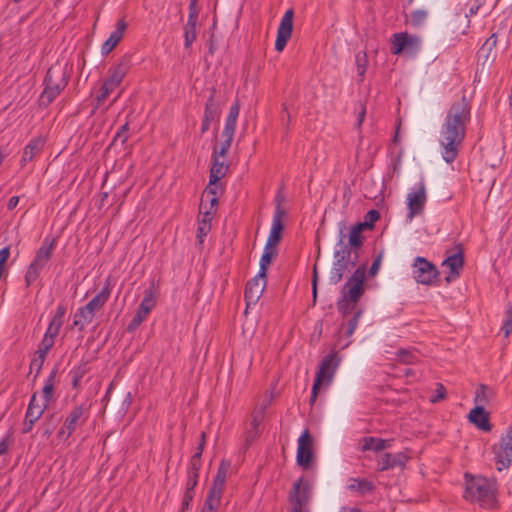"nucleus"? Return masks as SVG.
<instances>
[{
	"label": "nucleus",
	"instance_id": "1",
	"mask_svg": "<svg viewBox=\"0 0 512 512\" xmlns=\"http://www.w3.org/2000/svg\"><path fill=\"white\" fill-rule=\"evenodd\" d=\"M470 118L471 106L465 96L449 107L439 135L441 154L446 163H453L458 157Z\"/></svg>",
	"mask_w": 512,
	"mask_h": 512
},
{
	"label": "nucleus",
	"instance_id": "2",
	"mask_svg": "<svg viewBox=\"0 0 512 512\" xmlns=\"http://www.w3.org/2000/svg\"><path fill=\"white\" fill-rule=\"evenodd\" d=\"M366 272V265H359L341 289V297L336 305L338 312L344 319L360 309L358 307V301L365 292Z\"/></svg>",
	"mask_w": 512,
	"mask_h": 512
},
{
	"label": "nucleus",
	"instance_id": "3",
	"mask_svg": "<svg viewBox=\"0 0 512 512\" xmlns=\"http://www.w3.org/2000/svg\"><path fill=\"white\" fill-rule=\"evenodd\" d=\"M70 80L67 65H52L43 79L44 89L39 97V105L48 107L66 88Z\"/></svg>",
	"mask_w": 512,
	"mask_h": 512
},
{
	"label": "nucleus",
	"instance_id": "4",
	"mask_svg": "<svg viewBox=\"0 0 512 512\" xmlns=\"http://www.w3.org/2000/svg\"><path fill=\"white\" fill-rule=\"evenodd\" d=\"M345 229L346 226L344 224L339 227V239L337 246H340V248L334 252L335 261L329 272V283L332 285L338 284L342 280L344 274L356 266L359 257L357 254H352L350 251L351 248H348V246L344 244V239L346 237V234L344 233Z\"/></svg>",
	"mask_w": 512,
	"mask_h": 512
},
{
	"label": "nucleus",
	"instance_id": "5",
	"mask_svg": "<svg viewBox=\"0 0 512 512\" xmlns=\"http://www.w3.org/2000/svg\"><path fill=\"white\" fill-rule=\"evenodd\" d=\"M464 498L478 502L483 507H493L495 493L491 483L484 477H472L466 481Z\"/></svg>",
	"mask_w": 512,
	"mask_h": 512
},
{
	"label": "nucleus",
	"instance_id": "6",
	"mask_svg": "<svg viewBox=\"0 0 512 512\" xmlns=\"http://www.w3.org/2000/svg\"><path fill=\"white\" fill-rule=\"evenodd\" d=\"M56 246V238H45L42 245L37 249L33 261L29 264L26 274L25 283L29 287L39 277L41 271L50 261Z\"/></svg>",
	"mask_w": 512,
	"mask_h": 512
},
{
	"label": "nucleus",
	"instance_id": "7",
	"mask_svg": "<svg viewBox=\"0 0 512 512\" xmlns=\"http://www.w3.org/2000/svg\"><path fill=\"white\" fill-rule=\"evenodd\" d=\"M421 38L406 32L395 33L393 35L391 53L393 55L405 54L415 57L421 50Z\"/></svg>",
	"mask_w": 512,
	"mask_h": 512
},
{
	"label": "nucleus",
	"instance_id": "8",
	"mask_svg": "<svg viewBox=\"0 0 512 512\" xmlns=\"http://www.w3.org/2000/svg\"><path fill=\"white\" fill-rule=\"evenodd\" d=\"M496 469L503 471L512 465V424L509 426L506 435L492 446Z\"/></svg>",
	"mask_w": 512,
	"mask_h": 512
},
{
	"label": "nucleus",
	"instance_id": "9",
	"mask_svg": "<svg viewBox=\"0 0 512 512\" xmlns=\"http://www.w3.org/2000/svg\"><path fill=\"white\" fill-rule=\"evenodd\" d=\"M89 417L88 408L83 404L75 406L67 415L63 426L58 431V438L67 440L78 426L85 424Z\"/></svg>",
	"mask_w": 512,
	"mask_h": 512
},
{
	"label": "nucleus",
	"instance_id": "10",
	"mask_svg": "<svg viewBox=\"0 0 512 512\" xmlns=\"http://www.w3.org/2000/svg\"><path fill=\"white\" fill-rule=\"evenodd\" d=\"M437 267L425 257L418 256L413 263V277L417 283L431 286L439 277Z\"/></svg>",
	"mask_w": 512,
	"mask_h": 512
},
{
	"label": "nucleus",
	"instance_id": "11",
	"mask_svg": "<svg viewBox=\"0 0 512 512\" xmlns=\"http://www.w3.org/2000/svg\"><path fill=\"white\" fill-rule=\"evenodd\" d=\"M276 207L272 219V227L266 242V245L276 247L282 239V232L284 230L283 219L286 216V211L282 206L283 197L280 193L277 194Z\"/></svg>",
	"mask_w": 512,
	"mask_h": 512
},
{
	"label": "nucleus",
	"instance_id": "12",
	"mask_svg": "<svg viewBox=\"0 0 512 512\" xmlns=\"http://www.w3.org/2000/svg\"><path fill=\"white\" fill-rule=\"evenodd\" d=\"M339 364L340 358L338 357L337 352L331 351L328 353L322 358L314 381L322 384V386L330 385Z\"/></svg>",
	"mask_w": 512,
	"mask_h": 512
},
{
	"label": "nucleus",
	"instance_id": "13",
	"mask_svg": "<svg viewBox=\"0 0 512 512\" xmlns=\"http://www.w3.org/2000/svg\"><path fill=\"white\" fill-rule=\"evenodd\" d=\"M310 483L304 477H300L294 484L289 494V502L292 505L291 512H306L305 507L309 501Z\"/></svg>",
	"mask_w": 512,
	"mask_h": 512
},
{
	"label": "nucleus",
	"instance_id": "14",
	"mask_svg": "<svg viewBox=\"0 0 512 512\" xmlns=\"http://www.w3.org/2000/svg\"><path fill=\"white\" fill-rule=\"evenodd\" d=\"M313 438L308 429H305L298 439L297 464L304 469L310 467L313 461Z\"/></svg>",
	"mask_w": 512,
	"mask_h": 512
},
{
	"label": "nucleus",
	"instance_id": "15",
	"mask_svg": "<svg viewBox=\"0 0 512 512\" xmlns=\"http://www.w3.org/2000/svg\"><path fill=\"white\" fill-rule=\"evenodd\" d=\"M293 18H294V11L293 9H288L281 21L280 25L277 30V37L275 41V50L278 52H281L284 50V48L287 45V42L291 38L292 31H293Z\"/></svg>",
	"mask_w": 512,
	"mask_h": 512
},
{
	"label": "nucleus",
	"instance_id": "16",
	"mask_svg": "<svg viewBox=\"0 0 512 512\" xmlns=\"http://www.w3.org/2000/svg\"><path fill=\"white\" fill-rule=\"evenodd\" d=\"M442 266L449 268L450 273L445 278L447 283H450L457 279L460 275V271L464 266V251L461 244L456 245V251L447 255L443 260Z\"/></svg>",
	"mask_w": 512,
	"mask_h": 512
},
{
	"label": "nucleus",
	"instance_id": "17",
	"mask_svg": "<svg viewBox=\"0 0 512 512\" xmlns=\"http://www.w3.org/2000/svg\"><path fill=\"white\" fill-rule=\"evenodd\" d=\"M426 187L424 182H420L416 191L410 192L407 196L408 201V218L413 219L414 216L423 212L426 203Z\"/></svg>",
	"mask_w": 512,
	"mask_h": 512
},
{
	"label": "nucleus",
	"instance_id": "18",
	"mask_svg": "<svg viewBox=\"0 0 512 512\" xmlns=\"http://www.w3.org/2000/svg\"><path fill=\"white\" fill-rule=\"evenodd\" d=\"M266 283V276H260L259 273L247 282L244 293L247 305L258 302L265 290Z\"/></svg>",
	"mask_w": 512,
	"mask_h": 512
},
{
	"label": "nucleus",
	"instance_id": "19",
	"mask_svg": "<svg viewBox=\"0 0 512 512\" xmlns=\"http://www.w3.org/2000/svg\"><path fill=\"white\" fill-rule=\"evenodd\" d=\"M231 468V461L227 459H222L217 473L213 479L212 485L208 490L207 494L222 498V494L224 491L225 483L227 480L228 472Z\"/></svg>",
	"mask_w": 512,
	"mask_h": 512
},
{
	"label": "nucleus",
	"instance_id": "20",
	"mask_svg": "<svg viewBox=\"0 0 512 512\" xmlns=\"http://www.w3.org/2000/svg\"><path fill=\"white\" fill-rule=\"evenodd\" d=\"M130 67V59L128 57L121 58L117 64L108 69L109 76L106 81L117 88L127 75Z\"/></svg>",
	"mask_w": 512,
	"mask_h": 512
},
{
	"label": "nucleus",
	"instance_id": "21",
	"mask_svg": "<svg viewBox=\"0 0 512 512\" xmlns=\"http://www.w3.org/2000/svg\"><path fill=\"white\" fill-rule=\"evenodd\" d=\"M408 459L409 457L403 452H398L394 454L385 453L382 456L381 460L378 461L377 470L383 472L389 469H393L395 467L403 468L407 463Z\"/></svg>",
	"mask_w": 512,
	"mask_h": 512
},
{
	"label": "nucleus",
	"instance_id": "22",
	"mask_svg": "<svg viewBox=\"0 0 512 512\" xmlns=\"http://www.w3.org/2000/svg\"><path fill=\"white\" fill-rule=\"evenodd\" d=\"M127 28V23L124 19H120L116 23L115 30L110 34L109 38L103 43L101 52L103 55L109 54L120 42L124 32Z\"/></svg>",
	"mask_w": 512,
	"mask_h": 512
},
{
	"label": "nucleus",
	"instance_id": "23",
	"mask_svg": "<svg viewBox=\"0 0 512 512\" xmlns=\"http://www.w3.org/2000/svg\"><path fill=\"white\" fill-rule=\"evenodd\" d=\"M469 421L482 431H491L492 425L489 420V413L481 406H475L468 414Z\"/></svg>",
	"mask_w": 512,
	"mask_h": 512
},
{
	"label": "nucleus",
	"instance_id": "24",
	"mask_svg": "<svg viewBox=\"0 0 512 512\" xmlns=\"http://www.w3.org/2000/svg\"><path fill=\"white\" fill-rule=\"evenodd\" d=\"M110 294L111 281L110 278H107L102 290L95 297H93L85 306L95 315V312L102 308L108 301Z\"/></svg>",
	"mask_w": 512,
	"mask_h": 512
},
{
	"label": "nucleus",
	"instance_id": "25",
	"mask_svg": "<svg viewBox=\"0 0 512 512\" xmlns=\"http://www.w3.org/2000/svg\"><path fill=\"white\" fill-rule=\"evenodd\" d=\"M365 230L361 225L358 223L353 225L349 232V238H348V248H351V253L354 255L359 256V249L363 245L364 237L362 236V232Z\"/></svg>",
	"mask_w": 512,
	"mask_h": 512
},
{
	"label": "nucleus",
	"instance_id": "26",
	"mask_svg": "<svg viewBox=\"0 0 512 512\" xmlns=\"http://www.w3.org/2000/svg\"><path fill=\"white\" fill-rule=\"evenodd\" d=\"M44 141L41 138L32 139L24 148L20 163L25 166L31 161L43 148Z\"/></svg>",
	"mask_w": 512,
	"mask_h": 512
},
{
	"label": "nucleus",
	"instance_id": "27",
	"mask_svg": "<svg viewBox=\"0 0 512 512\" xmlns=\"http://www.w3.org/2000/svg\"><path fill=\"white\" fill-rule=\"evenodd\" d=\"M47 403L40 404L37 400L36 393H34L30 399V402L27 407V411L25 417L37 422L43 415L44 411L47 409Z\"/></svg>",
	"mask_w": 512,
	"mask_h": 512
},
{
	"label": "nucleus",
	"instance_id": "28",
	"mask_svg": "<svg viewBox=\"0 0 512 512\" xmlns=\"http://www.w3.org/2000/svg\"><path fill=\"white\" fill-rule=\"evenodd\" d=\"M235 130H231L229 128H224L222 131L223 141L220 146L215 145L213 147L212 154L225 157L228 153L229 148L231 147L233 138H234Z\"/></svg>",
	"mask_w": 512,
	"mask_h": 512
},
{
	"label": "nucleus",
	"instance_id": "29",
	"mask_svg": "<svg viewBox=\"0 0 512 512\" xmlns=\"http://www.w3.org/2000/svg\"><path fill=\"white\" fill-rule=\"evenodd\" d=\"M218 155L212 154V165L210 168L209 178H212V182H219L222 177L225 176L229 166L223 161H220Z\"/></svg>",
	"mask_w": 512,
	"mask_h": 512
},
{
	"label": "nucleus",
	"instance_id": "30",
	"mask_svg": "<svg viewBox=\"0 0 512 512\" xmlns=\"http://www.w3.org/2000/svg\"><path fill=\"white\" fill-rule=\"evenodd\" d=\"M93 318L94 314L86 306H82L74 314L73 326L78 327L82 331L85 325L89 324Z\"/></svg>",
	"mask_w": 512,
	"mask_h": 512
},
{
	"label": "nucleus",
	"instance_id": "31",
	"mask_svg": "<svg viewBox=\"0 0 512 512\" xmlns=\"http://www.w3.org/2000/svg\"><path fill=\"white\" fill-rule=\"evenodd\" d=\"M493 389L485 384H480L475 392L474 402L476 406L484 408L490 400L494 397Z\"/></svg>",
	"mask_w": 512,
	"mask_h": 512
},
{
	"label": "nucleus",
	"instance_id": "32",
	"mask_svg": "<svg viewBox=\"0 0 512 512\" xmlns=\"http://www.w3.org/2000/svg\"><path fill=\"white\" fill-rule=\"evenodd\" d=\"M218 208V197L211 196L209 198H201L199 206L200 214L204 217L213 218Z\"/></svg>",
	"mask_w": 512,
	"mask_h": 512
},
{
	"label": "nucleus",
	"instance_id": "33",
	"mask_svg": "<svg viewBox=\"0 0 512 512\" xmlns=\"http://www.w3.org/2000/svg\"><path fill=\"white\" fill-rule=\"evenodd\" d=\"M351 484L348 485V489L358 492L360 495L370 493L375 489V485L372 481L365 478H354Z\"/></svg>",
	"mask_w": 512,
	"mask_h": 512
},
{
	"label": "nucleus",
	"instance_id": "34",
	"mask_svg": "<svg viewBox=\"0 0 512 512\" xmlns=\"http://www.w3.org/2000/svg\"><path fill=\"white\" fill-rule=\"evenodd\" d=\"M277 252L278 251L276 247L265 245L264 252L260 259V276H266L268 266L270 265L272 260L277 256Z\"/></svg>",
	"mask_w": 512,
	"mask_h": 512
},
{
	"label": "nucleus",
	"instance_id": "35",
	"mask_svg": "<svg viewBox=\"0 0 512 512\" xmlns=\"http://www.w3.org/2000/svg\"><path fill=\"white\" fill-rule=\"evenodd\" d=\"M56 375H57V368H54L46 382H45V385L42 389V394H43V398H44V403H47V405L49 404L50 400L52 399L53 397V392H54V384H55V378H56Z\"/></svg>",
	"mask_w": 512,
	"mask_h": 512
},
{
	"label": "nucleus",
	"instance_id": "36",
	"mask_svg": "<svg viewBox=\"0 0 512 512\" xmlns=\"http://www.w3.org/2000/svg\"><path fill=\"white\" fill-rule=\"evenodd\" d=\"M213 218L204 217L198 221L197 235L196 238L198 240L199 245H203L205 237L211 230V221Z\"/></svg>",
	"mask_w": 512,
	"mask_h": 512
},
{
	"label": "nucleus",
	"instance_id": "37",
	"mask_svg": "<svg viewBox=\"0 0 512 512\" xmlns=\"http://www.w3.org/2000/svg\"><path fill=\"white\" fill-rule=\"evenodd\" d=\"M156 303L157 291L154 284L152 283L147 289H145L144 297L139 305L144 306L151 311L156 306Z\"/></svg>",
	"mask_w": 512,
	"mask_h": 512
},
{
	"label": "nucleus",
	"instance_id": "38",
	"mask_svg": "<svg viewBox=\"0 0 512 512\" xmlns=\"http://www.w3.org/2000/svg\"><path fill=\"white\" fill-rule=\"evenodd\" d=\"M193 16L188 17L187 23L184 26V38H185V48H189L192 43L195 41L197 33H196V23L197 21H193Z\"/></svg>",
	"mask_w": 512,
	"mask_h": 512
},
{
	"label": "nucleus",
	"instance_id": "39",
	"mask_svg": "<svg viewBox=\"0 0 512 512\" xmlns=\"http://www.w3.org/2000/svg\"><path fill=\"white\" fill-rule=\"evenodd\" d=\"M215 96H216V88L211 87L210 95L205 104L204 115L211 117L213 119H216V117L218 116V103H216V101H215Z\"/></svg>",
	"mask_w": 512,
	"mask_h": 512
},
{
	"label": "nucleus",
	"instance_id": "40",
	"mask_svg": "<svg viewBox=\"0 0 512 512\" xmlns=\"http://www.w3.org/2000/svg\"><path fill=\"white\" fill-rule=\"evenodd\" d=\"M362 451L372 450L379 452L383 450V439L372 436H366L362 438Z\"/></svg>",
	"mask_w": 512,
	"mask_h": 512
},
{
	"label": "nucleus",
	"instance_id": "41",
	"mask_svg": "<svg viewBox=\"0 0 512 512\" xmlns=\"http://www.w3.org/2000/svg\"><path fill=\"white\" fill-rule=\"evenodd\" d=\"M240 112V104L238 101H235L234 104L231 105L229 109V113L225 120L224 128H229L231 130H236L237 118Z\"/></svg>",
	"mask_w": 512,
	"mask_h": 512
},
{
	"label": "nucleus",
	"instance_id": "42",
	"mask_svg": "<svg viewBox=\"0 0 512 512\" xmlns=\"http://www.w3.org/2000/svg\"><path fill=\"white\" fill-rule=\"evenodd\" d=\"M57 422L58 419L55 417V414L47 416L40 427V429L42 430V436L45 438H49L54 432Z\"/></svg>",
	"mask_w": 512,
	"mask_h": 512
},
{
	"label": "nucleus",
	"instance_id": "43",
	"mask_svg": "<svg viewBox=\"0 0 512 512\" xmlns=\"http://www.w3.org/2000/svg\"><path fill=\"white\" fill-rule=\"evenodd\" d=\"M355 64L357 67L358 76L360 77V81H362L368 65V58L365 51H361L356 54Z\"/></svg>",
	"mask_w": 512,
	"mask_h": 512
},
{
	"label": "nucleus",
	"instance_id": "44",
	"mask_svg": "<svg viewBox=\"0 0 512 512\" xmlns=\"http://www.w3.org/2000/svg\"><path fill=\"white\" fill-rule=\"evenodd\" d=\"M116 89L115 86L107 82H103L99 94L96 96L95 101L97 102L96 109L99 108L102 103L108 98V96Z\"/></svg>",
	"mask_w": 512,
	"mask_h": 512
},
{
	"label": "nucleus",
	"instance_id": "45",
	"mask_svg": "<svg viewBox=\"0 0 512 512\" xmlns=\"http://www.w3.org/2000/svg\"><path fill=\"white\" fill-rule=\"evenodd\" d=\"M221 498L207 494L201 512H217Z\"/></svg>",
	"mask_w": 512,
	"mask_h": 512
},
{
	"label": "nucleus",
	"instance_id": "46",
	"mask_svg": "<svg viewBox=\"0 0 512 512\" xmlns=\"http://www.w3.org/2000/svg\"><path fill=\"white\" fill-rule=\"evenodd\" d=\"M380 218V213L378 210L372 209L368 211L364 216V221L359 222L364 229H373L375 222Z\"/></svg>",
	"mask_w": 512,
	"mask_h": 512
},
{
	"label": "nucleus",
	"instance_id": "47",
	"mask_svg": "<svg viewBox=\"0 0 512 512\" xmlns=\"http://www.w3.org/2000/svg\"><path fill=\"white\" fill-rule=\"evenodd\" d=\"M362 314H363V310L358 309L355 311V313L352 315V317L348 320V322L346 324V331H345V335L347 337H350L355 332L358 322H359V319L361 318Z\"/></svg>",
	"mask_w": 512,
	"mask_h": 512
},
{
	"label": "nucleus",
	"instance_id": "48",
	"mask_svg": "<svg viewBox=\"0 0 512 512\" xmlns=\"http://www.w3.org/2000/svg\"><path fill=\"white\" fill-rule=\"evenodd\" d=\"M501 331H503L506 338L509 337V335L512 333V304H508L506 307Z\"/></svg>",
	"mask_w": 512,
	"mask_h": 512
},
{
	"label": "nucleus",
	"instance_id": "49",
	"mask_svg": "<svg viewBox=\"0 0 512 512\" xmlns=\"http://www.w3.org/2000/svg\"><path fill=\"white\" fill-rule=\"evenodd\" d=\"M129 122L124 123L118 131L116 132L115 136L113 137L111 145H114L116 142H120L122 145L126 143V141L129 138Z\"/></svg>",
	"mask_w": 512,
	"mask_h": 512
},
{
	"label": "nucleus",
	"instance_id": "50",
	"mask_svg": "<svg viewBox=\"0 0 512 512\" xmlns=\"http://www.w3.org/2000/svg\"><path fill=\"white\" fill-rule=\"evenodd\" d=\"M398 360L403 364H414L417 360L416 356L407 349H400L396 353Z\"/></svg>",
	"mask_w": 512,
	"mask_h": 512
},
{
	"label": "nucleus",
	"instance_id": "51",
	"mask_svg": "<svg viewBox=\"0 0 512 512\" xmlns=\"http://www.w3.org/2000/svg\"><path fill=\"white\" fill-rule=\"evenodd\" d=\"M54 343V339L43 336V339L39 343L36 354H40L46 357L50 349L54 346Z\"/></svg>",
	"mask_w": 512,
	"mask_h": 512
},
{
	"label": "nucleus",
	"instance_id": "52",
	"mask_svg": "<svg viewBox=\"0 0 512 512\" xmlns=\"http://www.w3.org/2000/svg\"><path fill=\"white\" fill-rule=\"evenodd\" d=\"M62 325H63L62 323L50 320V323L47 327V330H46L44 336L55 340V338L57 337V335L60 332Z\"/></svg>",
	"mask_w": 512,
	"mask_h": 512
},
{
	"label": "nucleus",
	"instance_id": "53",
	"mask_svg": "<svg viewBox=\"0 0 512 512\" xmlns=\"http://www.w3.org/2000/svg\"><path fill=\"white\" fill-rule=\"evenodd\" d=\"M201 459H198V456H192L189 462V466L187 469V475H196L199 476V471L201 469Z\"/></svg>",
	"mask_w": 512,
	"mask_h": 512
},
{
	"label": "nucleus",
	"instance_id": "54",
	"mask_svg": "<svg viewBox=\"0 0 512 512\" xmlns=\"http://www.w3.org/2000/svg\"><path fill=\"white\" fill-rule=\"evenodd\" d=\"M46 357L40 354L34 355L33 359L30 362V370H35L36 374L35 377H37L43 367V364L45 362Z\"/></svg>",
	"mask_w": 512,
	"mask_h": 512
},
{
	"label": "nucleus",
	"instance_id": "55",
	"mask_svg": "<svg viewBox=\"0 0 512 512\" xmlns=\"http://www.w3.org/2000/svg\"><path fill=\"white\" fill-rule=\"evenodd\" d=\"M427 12L424 10H416L411 13V21L415 26H420L427 18Z\"/></svg>",
	"mask_w": 512,
	"mask_h": 512
},
{
	"label": "nucleus",
	"instance_id": "56",
	"mask_svg": "<svg viewBox=\"0 0 512 512\" xmlns=\"http://www.w3.org/2000/svg\"><path fill=\"white\" fill-rule=\"evenodd\" d=\"M218 182H212V178H209V183L203 191L202 198H209L211 196H217Z\"/></svg>",
	"mask_w": 512,
	"mask_h": 512
},
{
	"label": "nucleus",
	"instance_id": "57",
	"mask_svg": "<svg viewBox=\"0 0 512 512\" xmlns=\"http://www.w3.org/2000/svg\"><path fill=\"white\" fill-rule=\"evenodd\" d=\"M382 258H383V252H380L373 260L372 262V265L370 266V269L368 271V275L370 277H374L378 271H379V268H380V265H381V261H382Z\"/></svg>",
	"mask_w": 512,
	"mask_h": 512
},
{
	"label": "nucleus",
	"instance_id": "58",
	"mask_svg": "<svg viewBox=\"0 0 512 512\" xmlns=\"http://www.w3.org/2000/svg\"><path fill=\"white\" fill-rule=\"evenodd\" d=\"M13 444V439L10 434L6 435L1 441H0V456L6 455L10 449V447Z\"/></svg>",
	"mask_w": 512,
	"mask_h": 512
},
{
	"label": "nucleus",
	"instance_id": "59",
	"mask_svg": "<svg viewBox=\"0 0 512 512\" xmlns=\"http://www.w3.org/2000/svg\"><path fill=\"white\" fill-rule=\"evenodd\" d=\"M199 476L187 475V482L185 492L195 494V487L197 486Z\"/></svg>",
	"mask_w": 512,
	"mask_h": 512
},
{
	"label": "nucleus",
	"instance_id": "60",
	"mask_svg": "<svg viewBox=\"0 0 512 512\" xmlns=\"http://www.w3.org/2000/svg\"><path fill=\"white\" fill-rule=\"evenodd\" d=\"M199 476L187 475V482L185 492L195 494V487L197 486Z\"/></svg>",
	"mask_w": 512,
	"mask_h": 512
},
{
	"label": "nucleus",
	"instance_id": "61",
	"mask_svg": "<svg viewBox=\"0 0 512 512\" xmlns=\"http://www.w3.org/2000/svg\"><path fill=\"white\" fill-rule=\"evenodd\" d=\"M446 398V388L443 386V384L438 383L436 388V394L431 398L432 403H436L440 400H443Z\"/></svg>",
	"mask_w": 512,
	"mask_h": 512
},
{
	"label": "nucleus",
	"instance_id": "62",
	"mask_svg": "<svg viewBox=\"0 0 512 512\" xmlns=\"http://www.w3.org/2000/svg\"><path fill=\"white\" fill-rule=\"evenodd\" d=\"M193 498L194 494L184 492L181 503V512H187L190 509Z\"/></svg>",
	"mask_w": 512,
	"mask_h": 512
},
{
	"label": "nucleus",
	"instance_id": "63",
	"mask_svg": "<svg viewBox=\"0 0 512 512\" xmlns=\"http://www.w3.org/2000/svg\"><path fill=\"white\" fill-rule=\"evenodd\" d=\"M142 322L143 320L141 319V317L135 314L131 321L129 322V324L127 325V331L129 333L135 332Z\"/></svg>",
	"mask_w": 512,
	"mask_h": 512
},
{
	"label": "nucleus",
	"instance_id": "64",
	"mask_svg": "<svg viewBox=\"0 0 512 512\" xmlns=\"http://www.w3.org/2000/svg\"><path fill=\"white\" fill-rule=\"evenodd\" d=\"M66 313V307L64 305H59L57 307L56 313L53 316L51 320L62 323L63 324V318Z\"/></svg>",
	"mask_w": 512,
	"mask_h": 512
}]
</instances>
